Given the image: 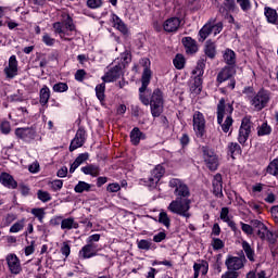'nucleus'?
I'll list each match as a JSON object with an SVG mask.
<instances>
[{"instance_id": "obj_1", "label": "nucleus", "mask_w": 278, "mask_h": 278, "mask_svg": "<svg viewBox=\"0 0 278 278\" xmlns=\"http://www.w3.org/2000/svg\"><path fill=\"white\" fill-rule=\"evenodd\" d=\"M151 70L149 67H146L141 76L139 99L141 103H143V105H150L152 116L154 118H157L159 116H161L162 112H164V96L162 94V90L160 89H154L150 99L144 96L149 84H151Z\"/></svg>"}, {"instance_id": "obj_2", "label": "nucleus", "mask_w": 278, "mask_h": 278, "mask_svg": "<svg viewBox=\"0 0 278 278\" xmlns=\"http://www.w3.org/2000/svg\"><path fill=\"white\" fill-rule=\"evenodd\" d=\"M206 62H207V59L205 56L201 58L198 61V65L192 71L193 83L190 87V92H192V94H201V90H203V75L205 73Z\"/></svg>"}, {"instance_id": "obj_3", "label": "nucleus", "mask_w": 278, "mask_h": 278, "mask_svg": "<svg viewBox=\"0 0 278 278\" xmlns=\"http://www.w3.org/2000/svg\"><path fill=\"white\" fill-rule=\"evenodd\" d=\"M62 22L53 23L52 27L54 34H59L60 38L68 40L66 36H71V33L68 31H75V24L73 23V17L66 13L62 14Z\"/></svg>"}, {"instance_id": "obj_4", "label": "nucleus", "mask_w": 278, "mask_h": 278, "mask_svg": "<svg viewBox=\"0 0 278 278\" xmlns=\"http://www.w3.org/2000/svg\"><path fill=\"white\" fill-rule=\"evenodd\" d=\"M190 203H192L190 199H175L169 203L167 210L172 214L182 216V218H190V216H192V214H190Z\"/></svg>"}, {"instance_id": "obj_5", "label": "nucleus", "mask_w": 278, "mask_h": 278, "mask_svg": "<svg viewBox=\"0 0 278 278\" xmlns=\"http://www.w3.org/2000/svg\"><path fill=\"white\" fill-rule=\"evenodd\" d=\"M223 31V22H217L216 18H210L207 23L199 30V42H205L208 36L214 33V36H218Z\"/></svg>"}, {"instance_id": "obj_6", "label": "nucleus", "mask_w": 278, "mask_h": 278, "mask_svg": "<svg viewBox=\"0 0 278 278\" xmlns=\"http://www.w3.org/2000/svg\"><path fill=\"white\" fill-rule=\"evenodd\" d=\"M268 101H270V92L261 89L251 98L250 105H252L256 112H262V110L268 105Z\"/></svg>"}, {"instance_id": "obj_7", "label": "nucleus", "mask_w": 278, "mask_h": 278, "mask_svg": "<svg viewBox=\"0 0 278 278\" xmlns=\"http://www.w3.org/2000/svg\"><path fill=\"white\" fill-rule=\"evenodd\" d=\"M169 188H174V194L176 199H180V201H184V199H190V188H188V185H186L181 179L179 178H173L169 180Z\"/></svg>"}, {"instance_id": "obj_8", "label": "nucleus", "mask_w": 278, "mask_h": 278, "mask_svg": "<svg viewBox=\"0 0 278 278\" xmlns=\"http://www.w3.org/2000/svg\"><path fill=\"white\" fill-rule=\"evenodd\" d=\"M203 151V160L211 170H217L218 169V155H216V152H214L212 149L207 147L202 148Z\"/></svg>"}, {"instance_id": "obj_9", "label": "nucleus", "mask_w": 278, "mask_h": 278, "mask_svg": "<svg viewBox=\"0 0 278 278\" xmlns=\"http://www.w3.org/2000/svg\"><path fill=\"white\" fill-rule=\"evenodd\" d=\"M5 262L11 275H21L23 273V265H21V258L16 254H8Z\"/></svg>"}, {"instance_id": "obj_10", "label": "nucleus", "mask_w": 278, "mask_h": 278, "mask_svg": "<svg viewBox=\"0 0 278 278\" xmlns=\"http://www.w3.org/2000/svg\"><path fill=\"white\" fill-rule=\"evenodd\" d=\"M233 114V105L226 104L225 99L222 98L217 104V123L218 125H223V119L227 118V116H231Z\"/></svg>"}, {"instance_id": "obj_11", "label": "nucleus", "mask_w": 278, "mask_h": 278, "mask_svg": "<svg viewBox=\"0 0 278 278\" xmlns=\"http://www.w3.org/2000/svg\"><path fill=\"white\" fill-rule=\"evenodd\" d=\"M193 130L198 138L205 136V116L200 111L193 114Z\"/></svg>"}, {"instance_id": "obj_12", "label": "nucleus", "mask_w": 278, "mask_h": 278, "mask_svg": "<svg viewBox=\"0 0 278 278\" xmlns=\"http://www.w3.org/2000/svg\"><path fill=\"white\" fill-rule=\"evenodd\" d=\"M249 136H251V117L245 116L239 128L238 142L244 144L249 140Z\"/></svg>"}, {"instance_id": "obj_13", "label": "nucleus", "mask_w": 278, "mask_h": 278, "mask_svg": "<svg viewBox=\"0 0 278 278\" xmlns=\"http://www.w3.org/2000/svg\"><path fill=\"white\" fill-rule=\"evenodd\" d=\"M121 75H123V64L111 67L105 75L102 76V81H104V84H112V81L119 79Z\"/></svg>"}, {"instance_id": "obj_14", "label": "nucleus", "mask_w": 278, "mask_h": 278, "mask_svg": "<svg viewBox=\"0 0 278 278\" xmlns=\"http://www.w3.org/2000/svg\"><path fill=\"white\" fill-rule=\"evenodd\" d=\"M86 139H87L86 129L78 128L74 139L71 141L70 151L73 153V151H77V149H81V146L86 144Z\"/></svg>"}, {"instance_id": "obj_15", "label": "nucleus", "mask_w": 278, "mask_h": 278, "mask_svg": "<svg viewBox=\"0 0 278 278\" xmlns=\"http://www.w3.org/2000/svg\"><path fill=\"white\" fill-rule=\"evenodd\" d=\"M99 251H101L99 244L87 243L80 249L78 255L80 260H90V257H97Z\"/></svg>"}, {"instance_id": "obj_16", "label": "nucleus", "mask_w": 278, "mask_h": 278, "mask_svg": "<svg viewBox=\"0 0 278 278\" xmlns=\"http://www.w3.org/2000/svg\"><path fill=\"white\" fill-rule=\"evenodd\" d=\"M4 74L7 79H14L18 75V61L16 55H11L9 59V64L4 67Z\"/></svg>"}, {"instance_id": "obj_17", "label": "nucleus", "mask_w": 278, "mask_h": 278, "mask_svg": "<svg viewBox=\"0 0 278 278\" xmlns=\"http://www.w3.org/2000/svg\"><path fill=\"white\" fill-rule=\"evenodd\" d=\"M181 20L179 17H170L163 23V29L167 34H173L179 29Z\"/></svg>"}, {"instance_id": "obj_18", "label": "nucleus", "mask_w": 278, "mask_h": 278, "mask_svg": "<svg viewBox=\"0 0 278 278\" xmlns=\"http://www.w3.org/2000/svg\"><path fill=\"white\" fill-rule=\"evenodd\" d=\"M0 184L4 186V188H9L11 190H16V188H18V182H16L14 177L8 173L0 174Z\"/></svg>"}, {"instance_id": "obj_19", "label": "nucleus", "mask_w": 278, "mask_h": 278, "mask_svg": "<svg viewBox=\"0 0 278 278\" xmlns=\"http://www.w3.org/2000/svg\"><path fill=\"white\" fill-rule=\"evenodd\" d=\"M226 267L228 270H240V268L244 267V263L242 262V258L238 256H229L226 262Z\"/></svg>"}, {"instance_id": "obj_20", "label": "nucleus", "mask_w": 278, "mask_h": 278, "mask_svg": "<svg viewBox=\"0 0 278 278\" xmlns=\"http://www.w3.org/2000/svg\"><path fill=\"white\" fill-rule=\"evenodd\" d=\"M213 194L217 197V199H223V176L220 174H216L213 179Z\"/></svg>"}, {"instance_id": "obj_21", "label": "nucleus", "mask_w": 278, "mask_h": 278, "mask_svg": "<svg viewBox=\"0 0 278 278\" xmlns=\"http://www.w3.org/2000/svg\"><path fill=\"white\" fill-rule=\"evenodd\" d=\"M182 45L186 49V53L192 55L199 51V46H197V40L192 39V37H184Z\"/></svg>"}, {"instance_id": "obj_22", "label": "nucleus", "mask_w": 278, "mask_h": 278, "mask_svg": "<svg viewBox=\"0 0 278 278\" xmlns=\"http://www.w3.org/2000/svg\"><path fill=\"white\" fill-rule=\"evenodd\" d=\"M111 23L115 29H118L122 34H127V25H125V22L118 17V15L112 13L111 14Z\"/></svg>"}, {"instance_id": "obj_23", "label": "nucleus", "mask_w": 278, "mask_h": 278, "mask_svg": "<svg viewBox=\"0 0 278 278\" xmlns=\"http://www.w3.org/2000/svg\"><path fill=\"white\" fill-rule=\"evenodd\" d=\"M236 70L231 66H225L217 75L218 84H223V81H227L230 77H233Z\"/></svg>"}, {"instance_id": "obj_24", "label": "nucleus", "mask_w": 278, "mask_h": 278, "mask_svg": "<svg viewBox=\"0 0 278 278\" xmlns=\"http://www.w3.org/2000/svg\"><path fill=\"white\" fill-rule=\"evenodd\" d=\"M147 138V135H144L142 131H140V128L135 127L130 131V142L135 147H138L140 144V140H144Z\"/></svg>"}, {"instance_id": "obj_25", "label": "nucleus", "mask_w": 278, "mask_h": 278, "mask_svg": "<svg viewBox=\"0 0 278 278\" xmlns=\"http://www.w3.org/2000/svg\"><path fill=\"white\" fill-rule=\"evenodd\" d=\"M264 14L267 23H269L270 25H277V21H278L277 10L270 7H265Z\"/></svg>"}, {"instance_id": "obj_26", "label": "nucleus", "mask_w": 278, "mask_h": 278, "mask_svg": "<svg viewBox=\"0 0 278 278\" xmlns=\"http://www.w3.org/2000/svg\"><path fill=\"white\" fill-rule=\"evenodd\" d=\"M90 157V154L88 152L79 154L76 160L72 163L70 167V173H75L84 162H88V159Z\"/></svg>"}, {"instance_id": "obj_27", "label": "nucleus", "mask_w": 278, "mask_h": 278, "mask_svg": "<svg viewBox=\"0 0 278 278\" xmlns=\"http://www.w3.org/2000/svg\"><path fill=\"white\" fill-rule=\"evenodd\" d=\"M81 173H84V175H90L91 177H99V175H101V167H99V165L89 164L81 167Z\"/></svg>"}, {"instance_id": "obj_28", "label": "nucleus", "mask_w": 278, "mask_h": 278, "mask_svg": "<svg viewBox=\"0 0 278 278\" xmlns=\"http://www.w3.org/2000/svg\"><path fill=\"white\" fill-rule=\"evenodd\" d=\"M61 229L71 231V229H79V224L74 217L63 218L61 222Z\"/></svg>"}, {"instance_id": "obj_29", "label": "nucleus", "mask_w": 278, "mask_h": 278, "mask_svg": "<svg viewBox=\"0 0 278 278\" xmlns=\"http://www.w3.org/2000/svg\"><path fill=\"white\" fill-rule=\"evenodd\" d=\"M241 247L249 262H255V249L251 245V243H249V241H242Z\"/></svg>"}, {"instance_id": "obj_30", "label": "nucleus", "mask_w": 278, "mask_h": 278, "mask_svg": "<svg viewBox=\"0 0 278 278\" xmlns=\"http://www.w3.org/2000/svg\"><path fill=\"white\" fill-rule=\"evenodd\" d=\"M49 99H51V89H49L47 85H43L39 91L40 105H47V103H49Z\"/></svg>"}, {"instance_id": "obj_31", "label": "nucleus", "mask_w": 278, "mask_h": 278, "mask_svg": "<svg viewBox=\"0 0 278 278\" xmlns=\"http://www.w3.org/2000/svg\"><path fill=\"white\" fill-rule=\"evenodd\" d=\"M227 153L232 157V160H236V155L242 154V148L238 142H229L227 146Z\"/></svg>"}, {"instance_id": "obj_32", "label": "nucleus", "mask_w": 278, "mask_h": 278, "mask_svg": "<svg viewBox=\"0 0 278 278\" xmlns=\"http://www.w3.org/2000/svg\"><path fill=\"white\" fill-rule=\"evenodd\" d=\"M193 270L195 277H199V273L202 275H207V270H210V264L206 261H201V263H194Z\"/></svg>"}, {"instance_id": "obj_33", "label": "nucleus", "mask_w": 278, "mask_h": 278, "mask_svg": "<svg viewBox=\"0 0 278 278\" xmlns=\"http://www.w3.org/2000/svg\"><path fill=\"white\" fill-rule=\"evenodd\" d=\"M36 131L31 128H16L15 129V136L17 138H21L22 140H25V138H34Z\"/></svg>"}, {"instance_id": "obj_34", "label": "nucleus", "mask_w": 278, "mask_h": 278, "mask_svg": "<svg viewBox=\"0 0 278 278\" xmlns=\"http://www.w3.org/2000/svg\"><path fill=\"white\" fill-rule=\"evenodd\" d=\"M204 53L211 60H214L216 58V43L212 40H207L204 47Z\"/></svg>"}, {"instance_id": "obj_35", "label": "nucleus", "mask_w": 278, "mask_h": 278, "mask_svg": "<svg viewBox=\"0 0 278 278\" xmlns=\"http://www.w3.org/2000/svg\"><path fill=\"white\" fill-rule=\"evenodd\" d=\"M96 97L101 105H105V83L96 86Z\"/></svg>"}, {"instance_id": "obj_36", "label": "nucleus", "mask_w": 278, "mask_h": 278, "mask_svg": "<svg viewBox=\"0 0 278 278\" xmlns=\"http://www.w3.org/2000/svg\"><path fill=\"white\" fill-rule=\"evenodd\" d=\"M223 59L228 66H233L236 64V52L231 49H226L223 53Z\"/></svg>"}, {"instance_id": "obj_37", "label": "nucleus", "mask_w": 278, "mask_h": 278, "mask_svg": "<svg viewBox=\"0 0 278 278\" xmlns=\"http://www.w3.org/2000/svg\"><path fill=\"white\" fill-rule=\"evenodd\" d=\"M256 235L261 240H270L273 238V232L268 230V227L266 225H263L261 228L256 229Z\"/></svg>"}, {"instance_id": "obj_38", "label": "nucleus", "mask_w": 278, "mask_h": 278, "mask_svg": "<svg viewBox=\"0 0 278 278\" xmlns=\"http://www.w3.org/2000/svg\"><path fill=\"white\" fill-rule=\"evenodd\" d=\"M25 223H27V219L25 218L14 223L9 229L10 233H18L20 231H23V229H25Z\"/></svg>"}, {"instance_id": "obj_39", "label": "nucleus", "mask_w": 278, "mask_h": 278, "mask_svg": "<svg viewBox=\"0 0 278 278\" xmlns=\"http://www.w3.org/2000/svg\"><path fill=\"white\" fill-rule=\"evenodd\" d=\"M266 173L273 175V177L278 176V157L274 159L267 166Z\"/></svg>"}, {"instance_id": "obj_40", "label": "nucleus", "mask_w": 278, "mask_h": 278, "mask_svg": "<svg viewBox=\"0 0 278 278\" xmlns=\"http://www.w3.org/2000/svg\"><path fill=\"white\" fill-rule=\"evenodd\" d=\"M90 188H92V185L86 182V181H79L74 190L75 192H77L78 194H81V192H90Z\"/></svg>"}, {"instance_id": "obj_41", "label": "nucleus", "mask_w": 278, "mask_h": 278, "mask_svg": "<svg viewBox=\"0 0 278 278\" xmlns=\"http://www.w3.org/2000/svg\"><path fill=\"white\" fill-rule=\"evenodd\" d=\"M165 173L166 170L162 165H156L155 168L152 169L151 176L154 177V179H157L160 181V179L164 177Z\"/></svg>"}, {"instance_id": "obj_42", "label": "nucleus", "mask_w": 278, "mask_h": 278, "mask_svg": "<svg viewBox=\"0 0 278 278\" xmlns=\"http://www.w3.org/2000/svg\"><path fill=\"white\" fill-rule=\"evenodd\" d=\"M30 214H33V216L37 218L39 223H43L45 216L47 215V213L45 212V208L42 207L31 208Z\"/></svg>"}, {"instance_id": "obj_43", "label": "nucleus", "mask_w": 278, "mask_h": 278, "mask_svg": "<svg viewBox=\"0 0 278 278\" xmlns=\"http://www.w3.org/2000/svg\"><path fill=\"white\" fill-rule=\"evenodd\" d=\"M137 247L141 251H151V247H153V242L147 240V239H141L137 241Z\"/></svg>"}, {"instance_id": "obj_44", "label": "nucleus", "mask_w": 278, "mask_h": 278, "mask_svg": "<svg viewBox=\"0 0 278 278\" xmlns=\"http://www.w3.org/2000/svg\"><path fill=\"white\" fill-rule=\"evenodd\" d=\"M159 223H161V225H164V227L168 229V227H170V217H168V213L161 212L159 214Z\"/></svg>"}, {"instance_id": "obj_45", "label": "nucleus", "mask_w": 278, "mask_h": 278, "mask_svg": "<svg viewBox=\"0 0 278 278\" xmlns=\"http://www.w3.org/2000/svg\"><path fill=\"white\" fill-rule=\"evenodd\" d=\"M174 66L178 71H181L186 66V59L181 54H177L174 59Z\"/></svg>"}, {"instance_id": "obj_46", "label": "nucleus", "mask_w": 278, "mask_h": 278, "mask_svg": "<svg viewBox=\"0 0 278 278\" xmlns=\"http://www.w3.org/2000/svg\"><path fill=\"white\" fill-rule=\"evenodd\" d=\"M273 131L270 126H268V123H263L258 128H257V136H268Z\"/></svg>"}, {"instance_id": "obj_47", "label": "nucleus", "mask_w": 278, "mask_h": 278, "mask_svg": "<svg viewBox=\"0 0 278 278\" xmlns=\"http://www.w3.org/2000/svg\"><path fill=\"white\" fill-rule=\"evenodd\" d=\"M222 131H224V134H228L229 129H231V126L233 125V118H231V116H227L225 122L222 124Z\"/></svg>"}, {"instance_id": "obj_48", "label": "nucleus", "mask_w": 278, "mask_h": 278, "mask_svg": "<svg viewBox=\"0 0 278 278\" xmlns=\"http://www.w3.org/2000/svg\"><path fill=\"white\" fill-rule=\"evenodd\" d=\"M37 197H38L39 201H42V203H47V202L51 201V193L47 192V191L39 190L37 192Z\"/></svg>"}, {"instance_id": "obj_49", "label": "nucleus", "mask_w": 278, "mask_h": 278, "mask_svg": "<svg viewBox=\"0 0 278 278\" xmlns=\"http://www.w3.org/2000/svg\"><path fill=\"white\" fill-rule=\"evenodd\" d=\"M42 42L47 47H53L55 45V38L51 37L50 34L45 33L42 36Z\"/></svg>"}, {"instance_id": "obj_50", "label": "nucleus", "mask_w": 278, "mask_h": 278, "mask_svg": "<svg viewBox=\"0 0 278 278\" xmlns=\"http://www.w3.org/2000/svg\"><path fill=\"white\" fill-rule=\"evenodd\" d=\"M54 92H66L68 90V85L66 83H58L52 87Z\"/></svg>"}, {"instance_id": "obj_51", "label": "nucleus", "mask_w": 278, "mask_h": 278, "mask_svg": "<svg viewBox=\"0 0 278 278\" xmlns=\"http://www.w3.org/2000/svg\"><path fill=\"white\" fill-rule=\"evenodd\" d=\"M237 3L243 12H249V10H251V0H237Z\"/></svg>"}, {"instance_id": "obj_52", "label": "nucleus", "mask_w": 278, "mask_h": 278, "mask_svg": "<svg viewBox=\"0 0 278 278\" xmlns=\"http://www.w3.org/2000/svg\"><path fill=\"white\" fill-rule=\"evenodd\" d=\"M50 186L54 192H58V190H62V188L64 186V181L60 180V179H55L50 182Z\"/></svg>"}, {"instance_id": "obj_53", "label": "nucleus", "mask_w": 278, "mask_h": 278, "mask_svg": "<svg viewBox=\"0 0 278 278\" xmlns=\"http://www.w3.org/2000/svg\"><path fill=\"white\" fill-rule=\"evenodd\" d=\"M10 101L16 102V103H22V101H25V96L21 93V91H17L16 93H13L10 96Z\"/></svg>"}, {"instance_id": "obj_54", "label": "nucleus", "mask_w": 278, "mask_h": 278, "mask_svg": "<svg viewBox=\"0 0 278 278\" xmlns=\"http://www.w3.org/2000/svg\"><path fill=\"white\" fill-rule=\"evenodd\" d=\"M212 247L214 249V251H220V249L225 248V242H223V240L215 238L212 241Z\"/></svg>"}, {"instance_id": "obj_55", "label": "nucleus", "mask_w": 278, "mask_h": 278, "mask_svg": "<svg viewBox=\"0 0 278 278\" xmlns=\"http://www.w3.org/2000/svg\"><path fill=\"white\" fill-rule=\"evenodd\" d=\"M219 218L224 223H227V222L231 220V218H229V207H223L222 208Z\"/></svg>"}, {"instance_id": "obj_56", "label": "nucleus", "mask_w": 278, "mask_h": 278, "mask_svg": "<svg viewBox=\"0 0 278 278\" xmlns=\"http://www.w3.org/2000/svg\"><path fill=\"white\" fill-rule=\"evenodd\" d=\"M106 191H109L110 193L121 192V185L118 182L109 184L106 187Z\"/></svg>"}, {"instance_id": "obj_57", "label": "nucleus", "mask_w": 278, "mask_h": 278, "mask_svg": "<svg viewBox=\"0 0 278 278\" xmlns=\"http://www.w3.org/2000/svg\"><path fill=\"white\" fill-rule=\"evenodd\" d=\"M160 182V180L157 178H155V176L149 177L144 184L146 186H148V188H155V186H157V184Z\"/></svg>"}, {"instance_id": "obj_58", "label": "nucleus", "mask_w": 278, "mask_h": 278, "mask_svg": "<svg viewBox=\"0 0 278 278\" xmlns=\"http://www.w3.org/2000/svg\"><path fill=\"white\" fill-rule=\"evenodd\" d=\"M240 225L243 233H247V236H253V226L244 224L242 222L240 223Z\"/></svg>"}, {"instance_id": "obj_59", "label": "nucleus", "mask_w": 278, "mask_h": 278, "mask_svg": "<svg viewBox=\"0 0 278 278\" xmlns=\"http://www.w3.org/2000/svg\"><path fill=\"white\" fill-rule=\"evenodd\" d=\"M88 8H91V10H97V8H101L103 5V1L101 0H87Z\"/></svg>"}, {"instance_id": "obj_60", "label": "nucleus", "mask_w": 278, "mask_h": 278, "mask_svg": "<svg viewBox=\"0 0 278 278\" xmlns=\"http://www.w3.org/2000/svg\"><path fill=\"white\" fill-rule=\"evenodd\" d=\"M101 240V235L94 233L87 238V244H97L94 242H99Z\"/></svg>"}, {"instance_id": "obj_61", "label": "nucleus", "mask_w": 278, "mask_h": 278, "mask_svg": "<svg viewBox=\"0 0 278 278\" xmlns=\"http://www.w3.org/2000/svg\"><path fill=\"white\" fill-rule=\"evenodd\" d=\"M86 71L85 70H78L76 73H75V79L76 81H84V79H86Z\"/></svg>"}, {"instance_id": "obj_62", "label": "nucleus", "mask_w": 278, "mask_h": 278, "mask_svg": "<svg viewBox=\"0 0 278 278\" xmlns=\"http://www.w3.org/2000/svg\"><path fill=\"white\" fill-rule=\"evenodd\" d=\"M61 253L65 257H68V255H71V245L67 242H63V245L61 248Z\"/></svg>"}, {"instance_id": "obj_63", "label": "nucleus", "mask_w": 278, "mask_h": 278, "mask_svg": "<svg viewBox=\"0 0 278 278\" xmlns=\"http://www.w3.org/2000/svg\"><path fill=\"white\" fill-rule=\"evenodd\" d=\"M238 277H239L238 271L231 270V269H228V270L222 276V278H238Z\"/></svg>"}, {"instance_id": "obj_64", "label": "nucleus", "mask_w": 278, "mask_h": 278, "mask_svg": "<svg viewBox=\"0 0 278 278\" xmlns=\"http://www.w3.org/2000/svg\"><path fill=\"white\" fill-rule=\"evenodd\" d=\"M270 214L275 223H278V205H275L270 208Z\"/></svg>"}]
</instances>
